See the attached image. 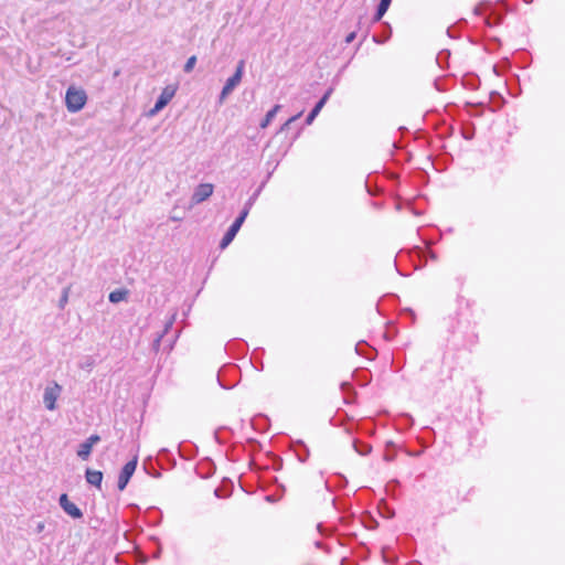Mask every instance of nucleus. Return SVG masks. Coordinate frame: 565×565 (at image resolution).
<instances>
[{
	"instance_id": "nucleus-1",
	"label": "nucleus",
	"mask_w": 565,
	"mask_h": 565,
	"mask_svg": "<svg viewBox=\"0 0 565 565\" xmlns=\"http://www.w3.org/2000/svg\"><path fill=\"white\" fill-rule=\"evenodd\" d=\"M245 68V61H238L236 65L235 73L226 79L225 85L223 86L221 94L218 96V104L222 105L228 95L239 85L243 78Z\"/></svg>"
},
{
	"instance_id": "nucleus-2",
	"label": "nucleus",
	"mask_w": 565,
	"mask_h": 565,
	"mask_svg": "<svg viewBox=\"0 0 565 565\" xmlns=\"http://www.w3.org/2000/svg\"><path fill=\"white\" fill-rule=\"evenodd\" d=\"M87 95L84 89L71 86L66 90L65 104L67 110L71 113H77L85 106Z\"/></svg>"
},
{
	"instance_id": "nucleus-3",
	"label": "nucleus",
	"mask_w": 565,
	"mask_h": 565,
	"mask_svg": "<svg viewBox=\"0 0 565 565\" xmlns=\"http://www.w3.org/2000/svg\"><path fill=\"white\" fill-rule=\"evenodd\" d=\"M62 390H63L62 386L56 382L50 383L44 388L43 403H44V406L46 409H49V411L56 409V401L61 396Z\"/></svg>"
},
{
	"instance_id": "nucleus-4",
	"label": "nucleus",
	"mask_w": 565,
	"mask_h": 565,
	"mask_svg": "<svg viewBox=\"0 0 565 565\" xmlns=\"http://www.w3.org/2000/svg\"><path fill=\"white\" fill-rule=\"evenodd\" d=\"M247 215H248V210L243 209L241 214L238 215V217L234 221V223L230 226L227 232L224 234V236L220 243L221 248H225L232 243V241L236 236L237 232L239 231L241 226L243 225L244 221L246 220Z\"/></svg>"
},
{
	"instance_id": "nucleus-5",
	"label": "nucleus",
	"mask_w": 565,
	"mask_h": 565,
	"mask_svg": "<svg viewBox=\"0 0 565 565\" xmlns=\"http://www.w3.org/2000/svg\"><path fill=\"white\" fill-rule=\"evenodd\" d=\"M177 85H167L159 95L153 108L150 110V115L153 116L158 114L160 110H162L172 100L177 93Z\"/></svg>"
},
{
	"instance_id": "nucleus-6",
	"label": "nucleus",
	"mask_w": 565,
	"mask_h": 565,
	"mask_svg": "<svg viewBox=\"0 0 565 565\" xmlns=\"http://www.w3.org/2000/svg\"><path fill=\"white\" fill-rule=\"evenodd\" d=\"M138 458L135 456L131 460H129L121 469L118 482H117V489L118 491H124L127 483L129 482L131 476L134 475L136 467H137Z\"/></svg>"
},
{
	"instance_id": "nucleus-7",
	"label": "nucleus",
	"mask_w": 565,
	"mask_h": 565,
	"mask_svg": "<svg viewBox=\"0 0 565 565\" xmlns=\"http://www.w3.org/2000/svg\"><path fill=\"white\" fill-rule=\"evenodd\" d=\"M214 191V186L211 183H201L195 189L191 196V204L196 205L207 200Z\"/></svg>"
},
{
	"instance_id": "nucleus-8",
	"label": "nucleus",
	"mask_w": 565,
	"mask_h": 565,
	"mask_svg": "<svg viewBox=\"0 0 565 565\" xmlns=\"http://www.w3.org/2000/svg\"><path fill=\"white\" fill-rule=\"evenodd\" d=\"M60 507L73 519H81L83 516L82 509L70 497H60Z\"/></svg>"
},
{
	"instance_id": "nucleus-9",
	"label": "nucleus",
	"mask_w": 565,
	"mask_h": 565,
	"mask_svg": "<svg viewBox=\"0 0 565 565\" xmlns=\"http://www.w3.org/2000/svg\"><path fill=\"white\" fill-rule=\"evenodd\" d=\"M332 93V88L328 89L326 94L321 97V99L316 104V106L312 108V110L309 113V115L306 118V124L310 125L315 118L318 116V114L321 111L322 107L329 99L330 95Z\"/></svg>"
},
{
	"instance_id": "nucleus-10",
	"label": "nucleus",
	"mask_w": 565,
	"mask_h": 565,
	"mask_svg": "<svg viewBox=\"0 0 565 565\" xmlns=\"http://www.w3.org/2000/svg\"><path fill=\"white\" fill-rule=\"evenodd\" d=\"M86 480L89 484L96 486L97 488L100 487V483L103 481V473L98 470H86Z\"/></svg>"
},
{
	"instance_id": "nucleus-11",
	"label": "nucleus",
	"mask_w": 565,
	"mask_h": 565,
	"mask_svg": "<svg viewBox=\"0 0 565 565\" xmlns=\"http://www.w3.org/2000/svg\"><path fill=\"white\" fill-rule=\"evenodd\" d=\"M129 295V291L125 288H119V289H115L113 290L108 298H109V301L113 302V303H118L120 301H124L127 299Z\"/></svg>"
},
{
	"instance_id": "nucleus-12",
	"label": "nucleus",
	"mask_w": 565,
	"mask_h": 565,
	"mask_svg": "<svg viewBox=\"0 0 565 565\" xmlns=\"http://www.w3.org/2000/svg\"><path fill=\"white\" fill-rule=\"evenodd\" d=\"M280 109V105H275L265 116V118L260 121L259 126L260 128H266L269 126V124L271 122V120L275 118V116L277 115V113L279 111Z\"/></svg>"
},
{
	"instance_id": "nucleus-13",
	"label": "nucleus",
	"mask_w": 565,
	"mask_h": 565,
	"mask_svg": "<svg viewBox=\"0 0 565 565\" xmlns=\"http://www.w3.org/2000/svg\"><path fill=\"white\" fill-rule=\"evenodd\" d=\"M391 2H392V0H381L380 1L375 17H374L375 21H380L383 18V15L386 13Z\"/></svg>"
},
{
	"instance_id": "nucleus-14",
	"label": "nucleus",
	"mask_w": 565,
	"mask_h": 565,
	"mask_svg": "<svg viewBox=\"0 0 565 565\" xmlns=\"http://www.w3.org/2000/svg\"><path fill=\"white\" fill-rule=\"evenodd\" d=\"M92 449L93 447L85 440L78 446L77 456L81 459L86 460L90 456Z\"/></svg>"
},
{
	"instance_id": "nucleus-15",
	"label": "nucleus",
	"mask_w": 565,
	"mask_h": 565,
	"mask_svg": "<svg viewBox=\"0 0 565 565\" xmlns=\"http://www.w3.org/2000/svg\"><path fill=\"white\" fill-rule=\"evenodd\" d=\"M70 287H66L62 291V296L58 301V307L63 309L68 301Z\"/></svg>"
},
{
	"instance_id": "nucleus-16",
	"label": "nucleus",
	"mask_w": 565,
	"mask_h": 565,
	"mask_svg": "<svg viewBox=\"0 0 565 565\" xmlns=\"http://www.w3.org/2000/svg\"><path fill=\"white\" fill-rule=\"evenodd\" d=\"M195 63H196V57L194 55L189 57L184 64V72L190 73L193 70Z\"/></svg>"
},
{
	"instance_id": "nucleus-17",
	"label": "nucleus",
	"mask_w": 565,
	"mask_h": 565,
	"mask_svg": "<svg viewBox=\"0 0 565 565\" xmlns=\"http://www.w3.org/2000/svg\"><path fill=\"white\" fill-rule=\"evenodd\" d=\"M354 448L356 452L363 456L370 454L372 449L370 445H362V447L360 448L356 443H354Z\"/></svg>"
},
{
	"instance_id": "nucleus-18",
	"label": "nucleus",
	"mask_w": 565,
	"mask_h": 565,
	"mask_svg": "<svg viewBox=\"0 0 565 565\" xmlns=\"http://www.w3.org/2000/svg\"><path fill=\"white\" fill-rule=\"evenodd\" d=\"M301 115H302V113H299V114H297V115L292 116L291 118H289V119L284 124V126L281 127V130H284V129L288 128V127H289V125H290L291 122H294L295 120H297L298 118H300V116H301Z\"/></svg>"
},
{
	"instance_id": "nucleus-19",
	"label": "nucleus",
	"mask_w": 565,
	"mask_h": 565,
	"mask_svg": "<svg viewBox=\"0 0 565 565\" xmlns=\"http://www.w3.org/2000/svg\"><path fill=\"white\" fill-rule=\"evenodd\" d=\"M100 440V437L98 435H92L89 436L86 441L93 447L95 444H97Z\"/></svg>"
},
{
	"instance_id": "nucleus-20",
	"label": "nucleus",
	"mask_w": 565,
	"mask_h": 565,
	"mask_svg": "<svg viewBox=\"0 0 565 565\" xmlns=\"http://www.w3.org/2000/svg\"><path fill=\"white\" fill-rule=\"evenodd\" d=\"M355 36H356V33H355V32H351V33H349V34L347 35V38H345V43H348V44H349V43L353 42V41H354V39H355Z\"/></svg>"
},
{
	"instance_id": "nucleus-21",
	"label": "nucleus",
	"mask_w": 565,
	"mask_h": 565,
	"mask_svg": "<svg viewBox=\"0 0 565 565\" xmlns=\"http://www.w3.org/2000/svg\"><path fill=\"white\" fill-rule=\"evenodd\" d=\"M254 201H255V195H254V196H252V198H249V200L246 202V204H245L244 209H247V210H248V212H249V211H250V209H252V206H253V204H254Z\"/></svg>"
},
{
	"instance_id": "nucleus-22",
	"label": "nucleus",
	"mask_w": 565,
	"mask_h": 565,
	"mask_svg": "<svg viewBox=\"0 0 565 565\" xmlns=\"http://www.w3.org/2000/svg\"><path fill=\"white\" fill-rule=\"evenodd\" d=\"M44 529H45V524H44V522H38V523H36V526H35V532H36V533H41V532H43V531H44Z\"/></svg>"
},
{
	"instance_id": "nucleus-23",
	"label": "nucleus",
	"mask_w": 565,
	"mask_h": 565,
	"mask_svg": "<svg viewBox=\"0 0 565 565\" xmlns=\"http://www.w3.org/2000/svg\"><path fill=\"white\" fill-rule=\"evenodd\" d=\"M173 320H174V316L168 321V323L166 324V328H164V331L163 333H167L168 330L170 329V327L172 326L173 323Z\"/></svg>"
},
{
	"instance_id": "nucleus-24",
	"label": "nucleus",
	"mask_w": 565,
	"mask_h": 565,
	"mask_svg": "<svg viewBox=\"0 0 565 565\" xmlns=\"http://www.w3.org/2000/svg\"><path fill=\"white\" fill-rule=\"evenodd\" d=\"M226 484H231V486H233L232 481H224V482H223V490H227V489H226Z\"/></svg>"
},
{
	"instance_id": "nucleus-25",
	"label": "nucleus",
	"mask_w": 565,
	"mask_h": 565,
	"mask_svg": "<svg viewBox=\"0 0 565 565\" xmlns=\"http://www.w3.org/2000/svg\"><path fill=\"white\" fill-rule=\"evenodd\" d=\"M274 498H275V497L267 495V497H266V500H267L268 502H271V503H273V502H275Z\"/></svg>"
},
{
	"instance_id": "nucleus-26",
	"label": "nucleus",
	"mask_w": 565,
	"mask_h": 565,
	"mask_svg": "<svg viewBox=\"0 0 565 565\" xmlns=\"http://www.w3.org/2000/svg\"><path fill=\"white\" fill-rule=\"evenodd\" d=\"M214 495H217L220 494V489H215L214 492H213Z\"/></svg>"
},
{
	"instance_id": "nucleus-27",
	"label": "nucleus",
	"mask_w": 565,
	"mask_h": 565,
	"mask_svg": "<svg viewBox=\"0 0 565 565\" xmlns=\"http://www.w3.org/2000/svg\"><path fill=\"white\" fill-rule=\"evenodd\" d=\"M171 220L172 221H179L180 218L178 216H172Z\"/></svg>"
}]
</instances>
